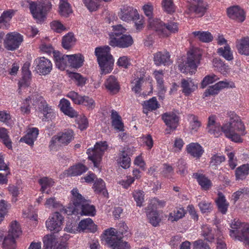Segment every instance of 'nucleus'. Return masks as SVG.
Instances as JSON below:
<instances>
[{
    "label": "nucleus",
    "mask_w": 249,
    "mask_h": 249,
    "mask_svg": "<svg viewBox=\"0 0 249 249\" xmlns=\"http://www.w3.org/2000/svg\"><path fill=\"white\" fill-rule=\"evenodd\" d=\"M155 78L156 79L159 90L160 92L163 93L165 91V89L163 85V72L162 70L155 71L154 72Z\"/></svg>",
    "instance_id": "obj_41"
},
{
    "label": "nucleus",
    "mask_w": 249,
    "mask_h": 249,
    "mask_svg": "<svg viewBox=\"0 0 249 249\" xmlns=\"http://www.w3.org/2000/svg\"><path fill=\"white\" fill-rule=\"evenodd\" d=\"M185 211L182 208H177L173 213H170L168 220L171 222L177 221L184 216Z\"/></svg>",
    "instance_id": "obj_42"
},
{
    "label": "nucleus",
    "mask_w": 249,
    "mask_h": 249,
    "mask_svg": "<svg viewBox=\"0 0 249 249\" xmlns=\"http://www.w3.org/2000/svg\"><path fill=\"white\" fill-rule=\"evenodd\" d=\"M114 32L112 35H110V37H118L120 35L125 33L126 29L121 25L113 26Z\"/></svg>",
    "instance_id": "obj_62"
},
{
    "label": "nucleus",
    "mask_w": 249,
    "mask_h": 249,
    "mask_svg": "<svg viewBox=\"0 0 249 249\" xmlns=\"http://www.w3.org/2000/svg\"><path fill=\"white\" fill-rule=\"evenodd\" d=\"M0 139L7 148H12V142L9 139L7 130L4 128H0Z\"/></svg>",
    "instance_id": "obj_47"
},
{
    "label": "nucleus",
    "mask_w": 249,
    "mask_h": 249,
    "mask_svg": "<svg viewBox=\"0 0 249 249\" xmlns=\"http://www.w3.org/2000/svg\"><path fill=\"white\" fill-rule=\"evenodd\" d=\"M60 109L66 115L73 118L77 116V113L71 106L70 102L66 99H62L60 102Z\"/></svg>",
    "instance_id": "obj_22"
},
{
    "label": "nucleus",
    "mask_w": 249,
    "mask_h": 249,
    "mask_svg": "<svg viewBox=\"0 0 249 249\" xmlns=\"http://www.w3.org/2000/svg\"><path fill=\"white\" fill-rule=\"evenodd\" d=\"M71 192L72 195L71 203L69 204L67 209L63 208L61 212L68 215L80 214L94 216L95 209L93 205L89 204V200L85 199L76 188L73 189Z\"/></svg>",
    "instance_id": "obj_1"
},
{
    "label": "nucleus",
    "mask_w": 249,
    "mask_h": 249,
    "mask_svg": "<svg viewBox=\"0 0 249 249\" xmlns=\"http://www.w3.org/2000/svg\"><path fill=\"white\" fill-rule=\"evenodd\" d=\"M85 6L90 11H94L97 10L98 5L93 0H82Z\"/></svg>",
    "instance_id": "obj_64"
},
{
    "label": "nucleus",
    "mask_w": 249,
    "mask_h": 249,
    "mask_svg": "<svg viewBox=\"0 0 249 249\" xmlns=\"http://www.w3.org/2000/svg\"><path fill=\"white\" fill-rule=\"evenodd\" d=\"M53 54L56 66L60 70H64L66 66L69 65V55L63 54L59 52L53 51Z\"/></svg>",
    "instance_id": "obj_20"
},
{
    "label": "nucleus",
    "mask_w": 249,
    "mask_h": 249,
    "mask_svg": "<svg viewBox=\"0 0 249 249\" xmlns=\"http://www.w3.org/2000/svg\"><path fill=\"white\" fill-rule=\"evenodd\" d=\"M111 119L112 120V125L115 129L120 131H123L124 130V126L122 121V118L116 111L112 110Z\"/></svg>",
    "instance_id": "obj_24"
},
{
    "label": "nucleus",
    "mask_w": 249,
    "mask_h": 249,
    "mask_svg": "<svg viewBox=\"0 0 249 249\" xmlns=\"http://www.w3.org/2000/svg\"><path fill=\"white\" fill-rule=\"evenodd\" d=\"M71 77L75 80L76 85L83 86L86 82V79L78 73L73 72L70 74Z\"/></svg>",
    "instance_id": "obj_52"
},
{
    "label": "nucleus",
    "mask_w": 249,
    "mask_h": 249,
    "mask_svg": "<svg viewBox=\"0 0 249 249\" xmlns=\"http://www.w3.org/2000/svg\"><path fill=\"white\" fill-rule=\"evenodd\" d=\"M21 232L22 231L19 224L16 221L12 222L10 225L8 234L16 239L19 236Z\"/></svg>",
    "instance_id": "obj_38"
},
{
    "label": "nucleus",
    "mask_w": 249,
    "mask_h": 249,
    "mask_svg": "<svg viewBox=\"0 0 249 249\" xmlns=\"http://www.w3.org/2000/svg\"><path fill=\"white\" fill-rule=\"evenodd\" d=\"M59 12L61 16L68 17L72 12L69 3L65 0H61Z\"/></svg>",
    "instance_id": "obj_43"
},
{
    "label": "nucleus",
    "mask_w": 249,
    "mask_h": 249,
    "mask_svg": "<svg viewBox=\"0 0 249 249\" xmlns=\"http://www.w3.org/2000/svg\"><path fill=\"white\" fill-rule=\"evenodd\" d=\"M12 12L10 11H7L4 12L0 17V27L2 26V24L6 25L7 23L12 17Z\"/></svg>",
    "instance_id": "obj_58"
},
{
    "label": "nucleus",
    "mask_w": 249,
    "mask_h": 249,
    "mask_svg": "<svg viewBox=\"0 0 249 249\" xmlns=\"http://www.w3.org/2000/svg\"><path fill=\"white\" fill-rule=\"evenodd\" d=\"M36 70L38 74L46 75L52 70L53 65L51 61L45 57L36 58L35 61Z\"/></svg>",
    "instance_id": "obj_11"
},
{
    "label": "nucleus",
    "mask_w": 249,
    "mask_h": 249,
    "mask_svg": "<svg viewBox=\"0 0 249 249\" xmlns=\"http://www.w3.org/2000/svg\"><path fill=\"white\" fill-rule=\"evenodd\" d=\"M200 211L203 213H209L212 210V206L211 203L206 201H202L198 204Z\"/></svg>",
    "instance_id": "obj_60"
},
{
    "label": "nucleus",
    "mask_w": 249,
    "mask_h": 249,
    "mask_svg": "<svg viewBox=\"0 0 249 249\" xmlns=\"http://www.w3.org/2000/svg\"><path fill=\"white\" fill-rule=\"evenodd\" d=\"M75 41V38L72 33H69L65 36L62 40L63 47L67 50L71 49Z\"/></svg>",
    "instance_id": "obj_37"
},
{
    "label": "nucleus",
    "mask_w": 249,
    "mask_h": 249,
    "mask_svg": "<svg viewBox=\"0 0 249 249\" xmlns=\"http://www.w3.org/2000/svg\"><path fill=\"white\" fill-rule=\"evenodd\" d=\"M180 87L182 93L186 96H190L197 88V85L195 84L190 78L181 79Z\"/></svg>",
    "instance_id": "obj_19"
},
{
    "label": "nucleus",
    "mask_w": 249,
    "mask_h": 249,
    "mask_svg": "<svg viewBox=\"0 0 249 249\" xmlns=\"http://www.w3.org/2000/svg\"><path fill=\"white\" fill-rule=\"evenodd\" d=\"M149 24L150 27L155 31L158 35L166 37L167 34L165 32L164 28L165 24L159 19H149Z\"/></svg>",
    "instance_id": "obj_18"
},
{
    "label": "nucleus",
    "mask_w": 249,
    "mask_h": 249,
    "mask_svg": "<svg viewBox=\"0 0 249 249\" xmlns=\"http://www.w3.org/2000/svg\"><path fill=\"white\" fill-rule=\"evenodd\" d=\"M192 34L196 38L203 42H210L213 39L212 35L209 32L195 31Z\"/></svg>",
    "instance_id": "obj_31"
},
{
    "label": "nucleus",
    "mask_w": 249,
    "mask_h": 249,
    "mask_svg": "<svg viewBox=\"0 0 249 249\" xmlns=\"http://www.w3.org/2000/svg\"><path fill=\"white\" fill-rule=\"evenodd\" d=\"M213 66L222 73L225 74L228 70V66L226 65L221 60L215 59L213 60Z\"/></svg>",
    "instance_id": "obj_53"
},
{
    "label": "nucleus",
    "mask_w": 249,
    "mask_h": 249,
    "mask_svg": "<svg viewBox=\"0 0 249 249\" xmlns=\"http://www.w3.org/2000/svg\"><path fill=\"white\" fill-rule=\"evenodd\" d=\"M16 238L8 234L5 236L2 243L3 249H15Z\"/></svg>",
    "instance_id": "obj_44"
},
{
    "label": "nucleus",
    "mask_w": 249,
    "mask_h": 249,
    "mask_svg": "<svg viewBox=\"0 0 249 249\" xmlns=\"http://www.w3.org/2000/svg\"><path fill=\"white\" fill-rule=\"evenodd\" d=\"M110 48L108 46L97 47L95 54L101 68L102 74L109 72L113 69L114 59L110 53Z\"/></svg>",
    "instance_id": "obj_3"
},
{
    "label": "nucleus",
    "mask_w": 249,
    "mask_h": 249,
    "mask_svg": "<svg viewBox=\"0 0 249 249\" xmlns=\"http://www.w3.org/2000/svg\"><path fill=\"white\" fill-rule=\"evenodd\" d=\"M63 217L58 212L54 213L46 222L47 229L54 233L58 232L62 229Z\"/></svg>",
    "instance_id": "obj_12"
},
{
    "label": "nucleus",
    "mask_w": 249,
    "mask_h": 249,
    "mask_svg": "<svg viewBox=\"0 0 249 249\" xmlns=\"http://www.w3.org/2000/svg\"><path fill=\"white\" fill-rule=\"evenodd\" d=\"M143 192L138 190L135 191L133 193V196L137 203V205L138 206H141L142 205V203L143 202Z\"/></svg>",
    "instance_id": "obj_59"
},
{
    "label": "nucleus",
    "mask_w": 249,
    "mask_h": 249,
    "mask_svg": "<svg viewBox=\"0 0 249 249\" xmlns=\"http://www.w3.org/2000/svg\"><path fill=\"white\" fill-rule=\"evenodd\" d=\"M30 10L34 18L37 21H41L45 17V14L49 12L52 8V4L48 0H44L37 5L35 2L30 4Z\"/></svg>",
    "instance_id": "obj_5"
},
{
    "label": "nucleus",
    "mask_w": 249,
    "mask_h": 249,
    "mask_svg": "<svg viewBox=\"0 0 249 249\" xmlns=\"http://www.w3.org/2000/svg\"><path fill=\"white\" fill-rule=\"evenodd\" d=\"M119 224L121 225V227L118 231L113 228H110L105 231L104 234L106 236L105 241L108 246H114V243H116V241L119 239L122 238V237L120 235V234L123 235L124 233L123 230L121 229L122 227L126 231L127 227L124 223H122Z\"/></svg>",
    "instance_id": "obj_8"
},
{
    "label": "nucleus",
    "mask_w": 249,
    "mask_h": 249,
    "mask_svg": "<svg viewBox=\"0 0 249 249\" xmlns=\"http://www.w3.org/2000/svg\"><path fill=\"white\" fill-rule=\"evenodd\" d=\"M39 106V109L44 114V118H42L43 121L51 119L54 116V113L53 109L48 106L45 101H41Z\"/></svg>",
    "instance_id": "obj_27"
},
{
    "label": "nucleus",
    "mask_w": 249,
    "mask_h": 249,
    "mask_svg": "<svg viewBox=\"0 0 249 249\" xmlns=\"http://www.w3.org/2000/svg\"><path fill=\"white\" fill-rule=\"evenodd\" d=\"M239 53L249 55V37H246L240 40V44L237 46Z\"/></svg>",
    "instance_id": "obj_35"
},
{
    "label": "nucleus",
    "mask_w": 249,
    "mask_h": 249,
    "mask_svg": "<svg viewBox=\"0 0 249 249\" xmlns=\"http://www.w3.org/2000/svg\"><path fill=\"white\" fill-rule=\"evenodd\" d=\"M88 168L84 165L79 163L71 166L68 170V173L71 176H79L86 172Z\"/></svg>",
    "instance_id": "obj_36"
},
{
    "label": "nucleus",
    "mask_w": 249,
    "mask_h": 249,
    "mask_svg": "<svg viewBox=\"0 0 249 249\" xmlns=\"http://www.w3.org/2000/svg\"><path fill=\"white\" fill-rule=\"evenodd\" d=\"M162 5L164 11L168 14H172L175 11V6L172 0H163Z\"/></svg>",
    "instance_id": "obj_50"
},
{
    "label": "nucleus",
    "mask_w": 249,
    "mask_h": 249,
    "mask_svg": "<svg viewBox=\"0 0 249 249\" xmlns=\"http://www.w3.org/2000/svg\"><path fill=\"white\" fill-rule=\"evenodd\" d=\"M164 28L165 32L168 36L170 33H175L178 31V24L176 22H170L167 24H165Z\"/></svg>",
    "instance_id": "obj_51"
},
{
    "label": "nucleus",
    "mask_w": 249,
    "mask_h": 249,
    "mask_svg": "<svg viewBox=\"0 0 249 249\" xmlns=\"http://www.w3.org/2000/svg\"><path fill=\"white\" fill-rule=\"evenodd\" d=\"M38 182L41 185V191L44 192L48 187L52 186L53 181L51 178L47 177H44L39 179Z\"/></svg>",
    "instance_id": "obj_55"
},
{
    "label": "nucleus",
    "mask_w": 249,
    "mask_h": 249,
    "mask_svg": "<svg viewBox=\"0 0 249 249\" xmlns=\"http://www.w3.org/2000/svg\"><path fill=\"white\" fill-rule=\"evenodd\" d=\"M107 146L106 141L100 142L95 144L93 148L88 149L87 153L88 155V158L93 162L95 167H98L102 157L107 150Z\"/></svg>",
    "instance_id": "obj_6"
},
{
    "label": "nucleus",
    "mask_w": 249,
    "mask_h": 249,
    "mask_svg": "<svg viewBox=\"0 0 249 249\" xmlns=\"http://www.w3.org/2000/svg\"><path fill=\"white\" fill-rule=\"evenodd\" d=\"M93 188L96 193L102 194L103 196H106L108 193L106 189L105 183L101 178H97L93 185Z\"/></svg>",
    "instance_id": "obj_30"
},
{
    "label": "nucleus",
    "mask_w": 249,
    "mask_h": 249,
    "mask_svg": "<svg viewBox=\"0 0 249 249\" xmlns=\"http://www.w3.org/2000/svg\"><path fill=\"white\" fill-rule=\"evenodd\" d=\"M120 18L125 21L136 20L139 19V14L136 9L128 6H124L119 14Z\"/></svg>",
    "instance_id": "obj_13"
},
{
    "label": "nucleus",
    "mask_w": 249,
    "mask_h": 249,
    "mask_svg": "<svg viewBox=\"0 0 249 249\" xmlns=\"http://www.w3.org/2000/svg\"><path fill=\"white\" fill-rule=\"evenodd\" d=\"M216 80V76L214 74L207 75L203 78L201 82V88L203 89L205 88L208 84L213 83Z\"/></svg>",
    "instance_id": "obj_63"
},
{
    "label": "nucleus",
    "mask_w": 249,
    "mask_h": 249,
    "mask_svg": "<svg viewBox=\"0 0 249 249\" xmlns=\"http://www.w3.org/2000/svg\"><path fill=\"white\" fill-rule=\"evenodd\" d=\"M195 178L201 188L204 190H209L212 186L211 181L207 177L203 175L195 174L194 175Z\"/></svg>",
    "instance_id": "obj_34"
},
{
    "label": "nucleus",
    "mask_w": 249,
    "mask_h": 249,
    "mask_svg": "<svg viewBox=\"0 0 249 249\" xmlns=\"http://www.w3.org/2000/svg\"><path fill=\"white\" fill-rule=\"evenodd\" d=\"M58 143L66 145L68 144L73 139V131L71 130L58 135Z\"/></svg>",
    "instance_id": "obj_33"
},
{
    "label": "nucleus",
    "mask_w": 249,
    "mask_h": 249,
    "mask_svg": "<svg viewBox=\"0 0 249 249\" xmlns=\"http://www.w3.org/2000/svg\"><path fill=\"white\" fill-rule=\"evenodd\" d=\"M201 54L198 51L191 50L187 54V60L185 61H179L178 66L179 70L182 73L189 72L191 74L195 73L196 71L200 60Z\"/></svg>",
    "instance_id": "obj_4"
},
{
    "label": "nucleus",
    "mask_w": 249,
    "mask_h": 249,
    "mask_svg": "<svg viewBox=\"0 0 249 249\" xmlns=\"http://www.w3.org/2000/svg\"><path fill=\"white\" fill-rule=\"evenodd\" d=\"M170 55L166 51L158 52L154 54L153 60L155 65L164 66L169 65L170 63Z\"/></svg>",
    "instance_id": "obj_17"
},
{
    "label": "nucleus",
    "mask_w": 249,
    "mask_h": 249,
    "mask_svg": "<svg viewBox=\"0 0 249 249\" xmlns=\"http://www.w3.org/2000/svg\"><path fill=\"white\" fill-rule=\"evenodd\" d=\"M225 160V157L224 156H220L216 154L213 155L211 158L210 166L213 169L216 170L218 165Z\"/></svg>",
    "instance_id": "obj_45"
},
{
    "label": "nucleus",
    "mask_w": 249,
    "mask_h": 249,
    "mask_svg": "<svg viewBox=\"0 0 249 249\" xmlns=\"http://www.w3.org/2000/svg\"><path fill=\"white\" fill-rule=\"evenodd\" d=\"M218 198L216 200L219 211L223 214H225L227 211L229 204L226 202L224 196L221 192L218 194Z\"/></svg>",
    "instance_id": "obj_32"
},
{
    "label": "nucleus",
    "mask_w": 249,
    "mask_h": 249,
    "mask_svg": "<svg viewBox=\"0 0 249 249\" xmlns=\"http://www.w3.org/2000/svg\"><path fill=\"white\" fill-rule=\"evenodd\" d=\"M50 26L52 30L59 33L66 30V27L58 20L52 21L50 24Z\"/></svg>",
    "instance_id": "obj_56"
},
{
    "label": "nucleus",
    "mask_w": 249,
    "mask_h": 249,
    "mask_svg": "<svg viewBox=\"0 0 249 249\" xmlns=\"http://www.w3.org/2000/svg\"><path fill=\"white\" fill-rule=\"evenodd\" d=\"M227 14L231 19L243 22L245 19L244 10L239 6H233L227 9Z\"/></svg>",
    "instance_id": "obj_16"
},
{
    "label": "nucleus",
    "mask_w": 249,
    "mask_h": 249,
    "mask_svg": "<svg viewBox=\"0 0 249 249\" xmlns=\"http://www.w3.org/2000/svg\"><path fill=\"white\" fill-rule=\"evenodd\" d=\"M67 96L75 104L83 105L86 106L89 109H93L95 107L94 100L89 96H82L73 91L69 92Z\"/></svg>",
    "instance_id": "obj_9"
},
{
    "label": "nucleus",
    "mask_w": 249,
    "mask_h": 249,
    "mask_svg": "<svg viewBox=\"0 0 249 249\" xmlns=\"http://www.w3.org/2000/svg\"><path fill=\"white\" fill-rule=\"evenodd\" d=\"M146 215L149 223L153 226L157 227L160 225L161 218L157 211L154 210L147 211Z\"/></svg>",
    "instance_id": "obj_29"
},
{
    "label": "nucleus",
    "mask_w": 249,
    "mask_h": 249,
    "mask_svg": "<svg viewBox=\"0 0 249 249\" xmlns=\"http://www.w3.org/2000/svg\"><path fill=\"white\" fill-rule=\"evenodd\" d=\"M31 75H23L22 78L18 82L19 89L26 88L30 84Z\"/></svg>",
    "instance_id": "obj_57"
},
{
    "label": "nucleus",
    "mask_w": 249,
    "mask_h": 249,
    "mask_svg": "<svg viewBox=\"0 0 249 249\" xmlns=\"http://www.w3.org/2000/svg\"><path fill=\"white\" fill-rule=\"evenodd\" d=\"M249 165L244 164L238 167L235 171L236 179H243L249 174Z\"/></svg>",
    "instance_id": "obj_40"
},
{
    "label": "nucleus",
    "mask_w": 249,
    "mask_h": 249,
    "mask_svg": "<svg viewBox=\"0 0 249 249\" xmlns=\"http://www.w3.org/2000/svg\"><path fill=\"white\" fill-rule=\"evenodd\" d=\"M248 225V224L242 223L234 219L231 224V229L230 231V235L236 240L241 239V236L245 230L247 229Z\"/></svg>",
    "instance_id": "obj_14"
},
{
    "label": "nucleus",
    "mask_w": 249,
    "mask_h": 249,
    "mask_svg": "<svg viewBox=\"0 0 249 249\" xmlns=\"http://www.w3.org/2000/svg\"><path fill=\"white\" fill-rule=\"evenodd\" d=\"M144 105L148 110H154L159 107V104L156 97H153L148 101L144 102Z\"/></svg>",
    "instance_id": "obj_54"
},
{
    "label": "nucleus",
    "mask_w": 249,
    "mask_h": 249,
    "mask_svg": "<svg viewBox=\"0 0 249 249\" xmlns=\"http://www.w3.org/2000/svg\"><path fill=\"white\" fill-rule=\"evenodd\" d=\"M23 40L22 36L18 33H10L6 35L4 46L7 50L14 51L19 48Z\"/></svg>",
    "instance_id": "obj_7"
},
{
    "label": "nucleus",
    "mask_w": 249,
    "mask_h": 249,
    "mask_svg": "<svg viewBox=\"0 0 249 249\" xmlns=\"http://www.w3.org/2000/svg\"><path fill=\"white\" fill-rule=\"evenodd\" d=\"M161 118L167 128L165 129L166 134H170L172 132L176 130L178 124V117L174 112H166L161 116Z\"/></svg>",
    "instance_id": "obj_10"
},
{
    "label": "nucleus",
    "mask_w": 249,
    "mask_h": 249,
    "mask_svg": "<svg viewBox=\"0 0 249 249\" xmlns=\"http://www.w3.org/2000/svg\"><path fill=\"white\" fill-rule=\"evenodd\" d=\"M188 153L196 158H199L203 153L202 147L197 143H191L187 148Z\"/></svg>",
    "instance_id": "obj_26"
},
{
    "label": "nucleus",
    "mask_w": 249,
    "mask_h": 249,
    "mask_svg": "<svg viewBox=\"0 0 249 249\" xmlns=\"http://www.w3.org/2000/svg\"><path fill=\"white\" fill-rule=\"evenodd\" d=\"M212 228L207 225L203 226L202 228V235L205 239L209 242H212L214 239V235L212 232Z\"/></svg>",
    "instance_id": "obj_48"
},
{
    "label": "nucleus",
    "mask_w": 249,
    "mask_h": 249,
    "mask_svg": "<svg viewBox=\"0 0 249 249\" xmlns=\"http://www.w3.org/2000/svg\"><path fill=\"white\" fill-rule=\"evenodd\" d=\"M38 134V129L33 127L30 129L27 134L20 139V142H24L29 145L32 146L34 141L36 139Z\"/></svg>",
    "instance_id": "obj_21"
},
{
    "label": "nucleus",
    "mask_w": 249,
    "mask_h": 249,
    "mask_svg": "<svg viewBox=\"0 0 249 249\" xmlns=\"http://www.w3.org/2000/svg\"><path fill=\"white\" fill-rule=\"evenodd\" d=\"M217 53L219 55L222 56L227 60L231 61L233 58L231 48L228 44H226L224 47H221L218 49Z\"/></svg>",
    "instance_id": "obj_39"
},
{
    "label": "nucleus",
    "mask_w": 249,
    "mask_h": 249,
    "mask_svg": "<svg viewBox=\"0 0 249 249\" xmlns=\"http://www.w3.org/2000/svg\"><path fill=\"white\" fill-rule=\"evenodd\" d=\"M133 43V40L130 35H123L119 37H112L110 40L109 44L113 47L120 48H127Z\"/></svg>",
    "instance_id": "obj_15"
},
{
    "label": "nucleus",
    "mask_w": 249,
    "mask_h": 249,
    "mask_svg": "<svg viewBox=\"0 0 249 249\" xmlns=\"http://www.w3.org/2000/svg\"><path fill=\"white\" fill-rule=\"evenodd\" d=\"M56 242L55 236L53 234L46 235L44 237V249H52Z\"/></svg>",
    "instance_id": "obj_46"
},
{
    "label": "nucleus",
    "mask_w": 249,
    "mask_h": 249,
    "mask_svg": "<svg viewBox=\"0 0 249 249\" xmlns=\"http://www.w3.org/2000/svg\"><path fill=\"white\" fill-rule=\"evenodd\" d=\"M84 57L81 53L69 55L68 64L72 68H79L83 64Z\"/></svg>",
    "instance_id": "obj_23"
},
{
    "label": "nucleus",
    "mask_w": 249,
    "mask_h": 249,
    "mask_svg": "<svg viewBox=\"0 0 249 249\" xmlns=\"http://www.w3.org/2000/svg\"><path fill=\"white\" fill-rule=\"evenodd\" d=\"M122 238L119 239L114 243V246H109L114 249H130V246L126 242H123Z\"/></svg>",
    "instance_id": "obj_61"
},
{
    "label": "nucleus",
    "mask_w": 249,
    "mask_h": 249,
    "mask_svg": "<svg viewBox=\"0 0 249 249\" xmlns=\"http://www.w3.org/2000/svg\"><path fill=\"white\" fill-rule=\"evenodd\" d=\"M78 228L79 231H84L87 229L94 232L96 231L97 226L94 224L91 218H88L82 220L78 224Z\"/></svg>",
    "instance_id": "obj_28"
},
{
    "label": "nucleus",
    "mask_w": 249,
    "mask_h": 249,
    "mask_svg": "<svg viewBox=\"0 0 249 249\" xmlns=\"http://www.w3.org/2000/svg\"><path fill=\"white\" fill-rule=\"evenodd\" d=\"M191 12L195 13L198 17L203 16L206 11V8L200 4H193L190 8Z\"/></svg>",
    "instance_id": "obj_49"
},
{
    "label": "nucleus",
    "mask_w": 249,
    "mask_h": 249,
    "mask_svg": "<svg viewBox=\"0 0 249 249\" xmlns=\"http://www.w3.org/2000/svg\"><path fill=\"white\" fill-rule=\"evenodd\" d=\"M222 129L226 137L236 142H241L240 135L245 134V127L236 114L231 115L229 122L222 126Z\"/></svg>",
    "instance_id": "obj_2"
},
{
    "label": "nucleus",
    "mask_w": 249,
    "mask_h": 249,
    "mask_svg": "<svg viewBox=\"0 0 249 249\" xmlns=\"http://www.w3.org/2000/svg\"><path fill=\"white\" fill-rule=\"evenodd\" d=\"M105 85L107 89L113 93L118 92L120 89V86L116 78L113 76H110L106 80Z\"/></svg>",
    "instance_id": "obj_25"
}]
</instances>
